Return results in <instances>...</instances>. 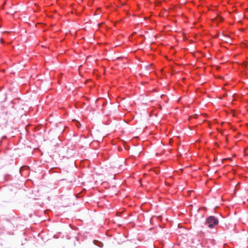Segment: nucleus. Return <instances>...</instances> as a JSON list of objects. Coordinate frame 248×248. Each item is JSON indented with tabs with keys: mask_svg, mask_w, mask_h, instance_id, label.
<instances>
[{
	"mask_svg": "<svg viewBox=\"0 0 248 248\" xmlns=\"http://www.w3.org/2000/svg\"><path fill=\"white\" fill-rule=\"evenodd\" d=\"M206 223L207 224L208 227L212 228L218 224V220L215 217L210 216L207 218Z\"/></svg>",
	"mask_w": 248,
	"mask_h": 248,
	"instance_id": "f257e3e1",
	"label": "nucleus"
},
{
	"mask_svg": "<svg viewBox=\"0 0 248 248\" xmlns=\"http://www.w3.org/2000/svg\"><path fill=\"white\" fill-rule=\"evenodd\" d=\"M0 41H1V43H2V42H3L4 41H3V40L2 39H0Z\"/></svg>",
	"mask_w": 248,
	"mask_h": 248,
	"instance_id": "20e7f679",
	"label": "nucleus"
},
{
	"mask_svg": "<svg viewBox=\"0 0 248 248\" xmlns=\"http://www.w3.org/2000/svg\"><path fill=\"white\" fill-rule=\"evenodd\" d=\"M222 20V18L221 17L219 18V21H221Z\"/></svg>",
	"mask_w": 248,
	"mask_h": 248,
	"instance_id": "7ed1b4c3",
	"label": "nucleus"
},
{
	"mask_svg": "<svg viewBox=\"0 0 248 248\" xmlns=\"http://www.w3.org/2000/svg\"><path fill=\"white\" fill-rule=\"evenodd\" d=\"M77 123V127H79V125H80V124L78 123V122H76Z\"/></svg>",
	"mask_w": 248,
	"mask_h": 248,
	"instance_id": "f03ea898",
	"label": "nucleus"
}]
</instances>
